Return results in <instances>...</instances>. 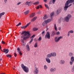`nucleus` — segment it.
Instances as JSON below:
<instances>
[{
    "mask_svg": "<svg viewBox=\"0 0 74 74\" xmlns=\"http://www.w3.org/2000/svg\"><path fill=\"white\" fill-rule=\"evenodd\" d=\"M29 13V10L26 11L24 12L25 15H27Z\"/></svg>",
    "mask_w": 74,
    "mask_h": 74,
    "instance_id": "obj_30",
    "label": "nucleus"
},
{
    "mask_svg": "<svg viewBox=\"0 0 74 74\" xmlns=\"http://www.w3.org/2000/svg\"><path fill=\"white\" fill-rule=\"evenodd\" d=\"M21 67H22L23 70L25 73H28L29 69V68L27 66H25L24 64H21Z\"/></svg>",
    "mask_w": 74,
    "mask_h": 74,
    "instance_id": "obj_2",
    "label": "nucleus"
},
{
    "mask_svg": "<svg viewBox=\"0 0 74 74\" xmlns=\"http://www.w3.org/2000/svg\"><path fill=\"white\" fill-rule=\"evenodd\" d=\"M21 4V2H18L16 4V5H19V4Z\"/></svg>",
    "mask_w": 74,
    "mask_h": 74,
    "instance_id": "obj_45",
    "label": "nucleus"
},
{
    "mask_svg": "<svg viewBox=\"0 0 74 74\" xmlns=\"http://www.w3.org/2000/svg\"><path fill=\"white\" fill-rule=\"evenodd\" d=\"M16 53H14V56H15V57H16Z\"/></svg>",
    "mask_w": 74,
    "mask_h": 74,
    "instance_id": "obj_52",
    "label": "nucleus"
},
{
    "mask_svg": "<svg viewBox=\"0 0 74 74\" xmlns=\"http://www.w3.org/2000/svg\"><path fill=\"white\" fill-rule=\"evenodd\" d=\"M37 16L34 17L33 18L31 19V22H34V21L37 19Z\"/></svg>",
    "mask_w": 74,
    "mask_h": 74,
    "instance_id": "obj_21",
    "label": "nucleus"
},
{
    "mask_svg": "<svg viewBox=\"0 0 74 74\" xmlns=\"http://www.w3.org/2000/svg\"><path fill=\"white\" fill-rule=\"evenodd\" d=\"M48 18V16H47L46 15H45L44 17L43 18V19H47V18Z\"/></svg>",
    "mask_w": 74,
    "mask_h": 74,
    "instance_id": "obj_32",
    "label": "nucleus"
},
{
    "mask_svg": "<svg viewBox=\"0 0 74 74\" xmlns=\"http://www.w3.org/2000/svg\"><path fill=\"white\" fill-rule=\"evenodd\" d=\"M55 35V31H52L51 32V37H53Z\"/></svg>",
    "mask_w": 74,
    "mask_h": 74,
    "instance_id": "obj_24",
    "label": "nucleus"
},
{
    "mask_svg": "<svg viewBox=\"0 0 74 74\" xmlns=\"http://www.w3.org/2000/svg\"><path fill=\"white\" fill-rule=\"evenodd\" d=\"M71 16L70 14H68L66 17L65 18V21L66 22H68L69 21L70 18H71Z\"/></svg>",
    "mask_w": 74,
    "mask_h": 74,
    "instance_id": "obj_3",
    "label": "nucleus"
},
{
    "mask_svg": "<svg viewBox=\"0 0 74 74\" xmlns=\"http://www.w3.org/2000/svg\"><path fill=\"white\" fill-rule=\"evenodd\" d=\"M13 69H14V70L15 69V68H14Z\"/></svg>",
    "mask_w": 74,
    "mask_h": 74,
    "instance_id": "obj_61",
    "label": "nucleus"
},
{
    "mask_svg": "<svg viewBox=\"0 0 74 74\" xmlns=\"http://www.w3.org/2000/svg\"><path fill=\"white\" fill-rule=\"evenodd\" d=\"M33 39L32 38L31 39V40L29 42V43H31V42H32V41H33Z\"/></svg>",
    "mask_w": 74,
    "mask_h": 74,
    "instance_id": "obj_46",
    "label": "nucleus"
},
{
    "mask_svg": "<svg viewBox=\"0 0 74 74\" xmlns=\"http://www.w3.org/2000/svg\"><path fill=\"white\" fill-rule=\"evenodd\" d=\"M44 33H45V31H43L42 32L41 34L42 35H43V34H44Z\"/></svg>",
    "mask_w": 74,
    "mask_h": 74,
    "instance_id": "obj_50",
    "label": "nucleus"
},
{
    "mask_svg": "<svg viewBox=\"0 0 74 74\" xmlns=\"http://www.w3.org/2000/svg\"><path fill=\"white\" fill-rule=\"evenodd\" d=\"M51 53V57H55L56 56V53Z\"/></svg>",
    "mask_w": 74,
    "mask_h": 74,
    "instance_id": "obj_20",
    "label": "nucleus"
},
{
    "mask_svg": "<svg viewBox=\"0 0 74 74\" xmlns=\"http://www.w3.org/2000/svg\"><path fill=\"white\" fill-rule=\"evenodd\" d=\"M50 72H51V73H54L55 71H56V68H52L50 69Z\"/></svg>",
    "mask_w": 74,
    "mask_h": 74,
    "instance_id": "obj_11",
    "label": "nucleus"
},
{
    "mask_svg": "<svg viewBox=\"0 0 74 74\" xmlns=\"http://www.w3.org/2000/svg\"><path fill=\"white\" fill-rule=\"evenodd\" d=\"M24 40H24L23 39V40L21 41V42H22V45H23V46H25V43L24 42V41H23Z\"/></svg>",
    "mask_w": 74,
    "mask_h": 74,
    "instance_id": "obj_27",
    "label": "nucleus"
},
{
    "mask_svg": "<svg viewBox=\"0 0 74 74\" xmlns=\"http://www.w3.org/2000/svg\"><path fill=\"white\" fill-rule=\"evenodd\" d=\"M21 25V23L20 22L19 24L16 25V26H20Z\"/></svg>",
    "mask_w": 74,
    "mask_h": 74,
    "instance_id": "obj_42",
    "label": "nucleus"
},
{
    "mask_svg": "<svg viewBox=\"0 0 74 74\" xmlns=\"http://www.w3.org/2000/svg\"><path fill=\"white\" fill-rule=\"evenodd\" d=\"M37 47H38L37 42H36L35 44L34 45V47H35V48H36Z\"/></svg>",
    "mask_w": 74,
    "mask_h": 74,
    "instance_id": "obj_36",
    "label": "nucleus"
},
{
    "mask_svg": "<svg viewBox=\"0 0 74 74\" xmlns=\"http://www.w3.org/2000/svg\"><path fill=\"white\" fill-rule=\"evenodd\" d=\"M1 50V51H2V52H3V51L2 49H1V48L0 49Z\"/></svg>",
    "mask_w": 74,
    "mask_h": 74,
    "instance_id": "obj_57",
    "label": "nucleus"
},
{
    "mask_svg": "<svg viewBox=\"0 0 74 74\" xmlns=\"http://www.w3.org/2000/svg\"><path fill=\"white\" fill-rule=\"evenodd\" d=\"M45 60L48 63H51V60L49 58H46Z\"/></svg>",
    "mask_w": 74,
    "mask_h": 74,
    "instance_id": "obj_19",
    "label": "nucleus"
},
{
    "mask_svg": "<svg viewBox=\"0 0 74 74\" xmlns=\"http://www.w3.org/2000/svg\"><path fill=\"white\" fill-rule=\"evenodd\" d=\"M68 5H69V4L67 3L66 2L65 4V6L64 7V10L66 11L67 10V8H69V7L68 6Z\"/></svg>",
    "mask_w": 74,
    "mask_h": 74,
    "instance_id": "obj_7",
    "label": "nucleus"
},
{
    "mask_svg": "<svg viewBox=\"0 0 74 74\" xmlns=\"http://www.w3.org/2000/svg\"><path fill=\"white\" fill-rule=\"evenodd\" d=\"M43 1H44L45 2H46V1H47V0H43Z\"/></svg>",
    "mask_w": 74,
    "mask_h": 74,
    "instance_id": "obj_56",
    "label": "nucleus"
},
{
    "mask_svg": "<svg viewBox=\"0 0 74 74\" xmlns=\"http://www.w3.org/2000/svg\"><path fill=\"white\" fill-rule=\"evenodd\" d=\"M5 43V42H4V41H2V44H4Z\"/></svg>",
    "mask_w": 74,
    "mask_h": 74,
    "instance_id": "obj_48",
    "label": "nucleus"
},
{
    "mask_svg": "<svg viewBox=\"0 0 74 74\" xmlns=\"http://www.w3.org/2000/svg\"><path fill=\"white\" fill-rule=\"evenodd\" d=\"M53 15H54V13H51V14L50 16L52 17L53 16Z\"/></svg>",
    "mask_w": 74,
    "mask_h": 74,
    "instance_id": "obj_39",
    "label": "nucleus"
},
{
    "mask_svg": "<svg viewBox=\"0 0 74 74\" xmlns=\"http://www.w3.org/2000/svg\"><path fill=\"white\" fill-rule=\"evenodd\" d=\"M1 46L0 45V49H1Z\"/></svg>",
    "mask_w": 74,
    "mask_h": 74,
    "instance_id": "obj_59",
    "label": "nucleus"
},
{
    "mask_svg": "<svg viewBox=\"0 0 74 74\" xmlns=\"http://www.w3.org/2000/svg\"><path fill=\"white\" fill-rule=\"evenodd\" d=\"M17 51H18V52L19 54L20 55V56H21V55H22V53L20 51V49H19V48H18L17 49Z\"/></svg>",
    "mask_w": 74,
    "mask_h": 74,
    "instance_id": "obj_18",
    "label": "nucleus"
},
{
    "mask_svg": "<svg viewBox=\"0 0 74 74\" xmlns=\"http://www.w3.org/2000/svg\"><path fill=\"white\" fill-rule=\"evenodd\" d=\"M69 57H72L74 56V53L72 52H70L69 54Z\"/></svg>",
    "mask_w": 74,
    "mask_h": 74,
    "instance_id": "obj_16",
    "label": "nucleus"
},
{
    "mask_svg": "<svg viewBox=\"0 0 74 74\" xmlns=\"http://www.w3.org/2000/svg\"><path fill=\"white\" fill-rule=\"evenodd\" d=\"M74 1V0H68L66 1V3L69 4L70 3H72Z\"/></svg>",
    "mask_w": 74,
    "mask_h": 74,
    "instance_id": "obj_12",
    "label": "nucleus"
},
{
    "mask_svg": "<svg viewBox=\"0 0 74 74\" xmlns=\"http://www.w3.org/2000/svg\"><path fill=\"white\" fill-rule=\"evenodd\" d=\"M30 25V22H29V23H28L25 26L21 27V29H25V28H26V27H27V26H29V25Z\"/></svg>",
    "mask_w": 74,
    "mask_h": 74,
    "instance_id": "obj_9",
    "label": "nucleus"
},
{
    "mask_svg": "<svg viewBox=\"0 0 74 74\" xmlns=\"http://www.w3.org/2000/svg\"><path fill=\"white\" fill-rule=\"evenodd\" d=\"M24 33L25 34L23 35H22V34H23ZM21 34L22 35L21 36V38L24 37L23 38V40H26V39L29 38L30 36V33L29 32V31H23L22 33H21ZM25 36H26L24 37H25Z\"/></svg>",
    "mask_w": 74,
    "mask_h": 74,
    "instance_id": "obj_1",
    "label": "nucleus"
},
{
    "mask_svg": "<svg viewBox=\"0 0 74 74\" xmlns=\"http://www.w3.org/2000/svg\"><path fill=\"white\" fill-rule=\"evenodd\" d=\"M71 61L69 62V64L70 65H73V63L74 62V57L72 56L71 57Z\"/></svg>",
    "mask_w": 74,
    "mask_h": 74,
    "instance_id": "obj_5",
    "label": "nucleus"
},
{
    "mask_svg": "<svg viewBox=\"0 0 74 74\" xmlns=\"http://www.w3.org/2000/svg\"><path fill=\"white\" fill-rule=\"evenodd\" d=\"M59 30H61V27H59Z\"/></svg>",
    "mask_w": 74,
    "mask_h": 74,
    "instance_id": "obj_55",
    "label": "nucleus"
},
{
    "mask_svg": "<svg viewBox=\"0 0 74 74\" xmlns=\"http://www.w3.org/2000/svg\"><path fill=\"white\" fill-rule=\"evenodd\" d=\"M7 0H4V2L5 3H7Z\"/></svg>",
    "mask_w": 74,
    "mask_h": 74,
    "instance_id": "obj_47",
    "label": "nucleus"
},
{
    "mask_svg": "<svg viewBox=\"0 0 74 74\" xmlns=\"http://www.w3.org/2000/svg\"><path fill=\"white\" fill-rule=\"evenodd\" d=\"M33 5H38L39 2L38 1L33 3Z\"/></svg>",
    "mask_w": 74,
    "mask_h": 74,
    "instance_id": "obj_29",
    "label": "nucleus"
},
{
    "mask_svg": "<svg viewBox=\"0 0 74 74\" xmlns=\"http://www.w3.org/2000/svg\"><path fill=\"white\" fill-rule=\"evenodd\" d=\"M50 33L49 32H47L45 36V38L46 39H50Z\"/></svg>",
    "mask_w": 74,
    "mask_h": 74,
    "instance_id": "obj_4",
    "label": "nucleus"
},
{
    "mask_svg": "<svg viewBox=\"0 0 74 74\" xmlns=\"http://www.w3.org/2000/svg\"><path fill=\"white\" fill-rule=\"evenodd\" d=\"M41 39H41V37H40L39 38L38 40V41H41Z\"/></svg>",
    "mask_w": 74,
    "mask_h": 74,
    "instance_id": "obj_44",
    "label": "nucleus"
},
{
    "mask_svg": "<svg viewBox=\"0 0 74 74\" xmlns=\"http://www.w3.org/2000/svg\"><path fill=\"white\" fill-rule=\"evenodd\" d=\"M34 36H35V35H33L32 37H31V38H33V37H34Z\"/></svg>",
    "mask_w": 74,
    "mask_h": 74,
    "instance_id": "obj_54",
    "label": "nucleus"
},
{
    "mask_svg": "<svg viewBox=\"0 0 74 74\" xmlns=\"http://www.w3.org/2000/svg\"><path fill=\"white\" fill-rule=\"evenodd\" d=\"M35 16V14L34 13H33L30 15L29 17L30 18H33V17H34V16Z\"/></svg>",
    "mask_w": 74,
    "mask_h": 74,
    "instance_id": "obj_26",
    "label": "nucleus"
},
{
    "mask_svg": "<svg viewBox=\"0 0 74 74\" xmlns=\"http://www.w3.org/2000/svg\"><path fill=\"white\" fill-rule=\"evenodd\" d=\"M41 12L40 11H39L38 12V14H41Z\"/></svg>",
    "mask_w": 74,
    "mask_h": 74,
    "instance_id": "obj_53",
    "label": "nucleus"
},
{
    "mask_svg": "<svg viewBox=\"0 0 74 74\" xmlns=\"http://www.w3.org/2000/svg\"><path fill=\"white\" fill-rule=\"evenodd\" d=\"M54 28L55 30L56 31L57 30V28L56 27V24H54Z\"/></svg>",
    "mask_w": 74,
    "mask_h": 74,
    "instance_id": "obj_40",
    "label": "nucleus"
},
{
    "mask_svg": "<svg viewBox=\"0 0 74 74\" xmlns=\"http://www.w3.org/2000/svg\"><path fill=\"white\" fill-rule=\"evenodd\" d=\"M5 14V12H2L0 13V19H1V18L2 17V16L4 15Z\"/></svg>",
    "mask_w": 74,
    "mask_h": 74,
    "instance_id": "obj_25",
    "label": "nucleus"
},
{
    "mask_svg": "<svg viewBox=\"0 0 74 74\" xmlns=\"http://www.w3.org/2000/svg\"><path fill=\"white\" fill-rule=\"evenodd\" d=\"M56 34L57 35H59V34H60V32H57Z\"/></svg>",
    "mask_w": 74,
    "mask_h": 74,
    "instance_id": "obj_49",
    "label": "nucleus"
},
{
    "mask_svg": "<svg viewBox=\"0 0 74 74\" xmlns=\"http://www.w3.org/2000/svg\"><path fill=\"white\" fill-rule=\"evenodd\" d=\"M60 12H61V10L60 9H58L57 11V14H58Z\"/></svg>",
    "mask_w": 74,
    "mask_h": 74,
    "instance_id": "obj_28",
    "label": "nucleus"
},
{
    "mask_svg": "<svg viewBox=\"0 0 74 74\" xmlns=\"http://www.w3.org/2000/svg\"><path fill=\"white\" fill-rule=\"evenodd\" d=\"M47 65H45L44 66V69L45 70H47Z\"/></svg>",
    "mask_w": 74,
    "mask_h": 74,
    "instance_id": "obj_38",
    "label": "nucleus"
},
{
    "mask_svg": "<svg viewBox=\"0 0 74 74\" xmlns=\"http://www.w3.org/2000/svg\"><path fill=\"white\" fill-rule=\"evenodd\" d=\"M3 52H4L5 53H7L9 51L8 49H3Z\"/></svg>",
    "mask_w": 74,
    "mask_h": 74,
    "instance_id": "obj_14",
    "label": "nucleus"
},
{
    "mask_svg": "<svg viewBox=\"0 0 74 74\" xmlns=\"http://www.w3.org/2000/svg\"><path fill=\"white\" fill-rule=\"evenodd\" d=\"M45 22H44H44H43L42 23V25L43 26H45Z\"/></svg>",
    "mask_w": 74,
    "mask_h": 74,
    "instance_id": "obj_43",
    "label": "nucleus"
},
{
    "mask_svg": "<svg viewBox=\"0 0 74 74\" xmlns=\"http://www.w3.org/2000/svg\"><path fill=\"white\" fill-rule=\"evenodd\" d=\"M51 57H52V56L51 55V53H50L47 55V57L46 58L49 59V58H51Z\"/></svg>",
    "mask_w": 74,
    "mask_h": 74,
    "instance_id": "obj_17",
    "label": "nucleus"
},
{
    "mask_svg": "<svg viewBox=\"0 0 74 74\" xmlns=\"http://www.w3.org/2000/svg\"><path fill=\"white\" fill-rule=\"evenodd\" d=\"M39 72L38 69L37 68H35V69L34 70V74H38Z\"/></svg>",
    "mask_w": 74,
    "mask_h": 74,
    "instance_id": "obj_8",
    "label": "nucleus"
},
{
    "mask_svg": "<svg viewBox=\"0 0 74 74\" xmlns=\"http://www.w3.org/2000/svg\"><path fill=\"white\" fill-rule=\"evenodd\" d=\"M51 21V19H49L45 21L44 22L45 23V24H47V23H48L49 22H50Z\"/></svg>",
    "mask_w": 74,
    "mask_h": 74,
    "instance_id": "obj_13",
    "label": "nucleus"
},
{
    "mask_svg": "<svg viewBox=\"0 0 74 74\" xmlns=\"http://www.w3.org/2000/svg\"><path fill=\"white\" fill-rule=\"evenodd\" d=\"M42 8V6L41 5H39L37 6V7H36V9H39V8Z\"/></svg>",
    "mask_w": 74,
    "mask_h": 74,
    "instance_id": "obj_33",
    "label": "nucleus"
},
{
    "mask_svg": "<svg viewBox=\"0 0 74 74\" xmlns=\"http://www.w3.org/2000/svg\"><path fill=\"white\" fill-rule=\"evenodd\" d=\"M26 48H27V50L29 51H30V48H29V46L27 45L26 46Z\"/></svg>",
    "mask_w": 74,
    "mask_h": 74,
    "instance_id": "obj_34",
    "label": "nucleus"
},
{
    "mask_svg": "<svg viewBox=\"0 0 74 74\" xmlns=\"http://www.w3.org/2000/svg\"><path fill=\"white\" fill-rule=\"evenodd\" d=\"M71 71L72 73H74V66H73L72 68Z\"/></svg>",
    "mask_w": 74,
    "mask_h": 74,
    "instance_id": "obj_35",
    "label": "nucleus"
},
{
    "mask_svg": "<svg viewBox=\"0 0 74 74\" xmlns=\"http://www.w3.org/2000/svg\"><path fill=\"white\" fill-rule=\"evenodd\" d=\"M62 36H60L58 38L57 37H56L55 38V41L56 42H59V41H60V40L61 38H62Z\"/></svg>",
    "mask_w": 74,
    "mask_h": 74,
    "instance_id": "obj_6",
    "label": "nucleus"
},
{
    "mask_svg": "<svg viewBox=\"0 0 74 74\" xmlns=\"http://www.w3.org/2000/svg\"><path fill=\"white\" fill-rule=\"evenodd\" d=\"M72 5V4H70L69 5H68V7H70V6H71Z\"/></svg>",
    "mask_w": 74,
    "mask_h": 74,
    "instance_id": "obj_51",
    "label": "nucleus"
},
{
    "mask_svg": "<svg viewBox=\"0 0 74 74\" xmlns=\"http://www.w3.org/2000/svg\"><path fill=\"white\" fill-rule=\"evenodd\" d=\"M45 5L46 7L47 8H48V9H49V7H48V5H46V4H45Z\"/></svg>",
    "mask_w": 74,
    "mask_h": 74,
    "instance_id": "obj_41",
    "label": "nucleus"
},
{
    "mask_svg": "<svg viewBox=\"0 0 74 74\" xmlns=\"http://www.w3.org/2000/svg\"><path fill=\"white\" fill-rule=\"evenodd\" d=\"M74 33V31L73 30H71L70 31L68 32V36L69 37L70 36V33Z\"/></svg>",
    "mask_w": 74,
    "mask_h": 74,
    "instance_id": "obj_15",
    "label": "nucleus"
},
{
    "mask_svg": "<svg viewBox=\"0 0 74 74\" xmlns=\"http://www.w3.org/2000/svg\"><path fill=\"white\" fill-rule=\"evenodd\" d=\"M38 30V28H34L33 29V31L34 32H35V31H37V30Z\"/></svg>",
    "mask_w": 74,
    "mask_h": 74,
    "instance_id": "obj_31",
    "label": "nucleus"
},
{
    "mask_svg": "<svg viewBox=\"0 0 74 74\" xmlns=\"http://www.w3.org/2000/svg\"><path fill=\"white\" fill-rule=\"evenodd\" d=\"M1 60H2V59H1V58H0V61H1Z\"/></svg>",
    "mask_w": 74,
    "mask_h": 74,
    "instance_id": "obj_58",
    "label": "nucleus"
},
{
    "mask_svg": "<svg viewBox=\"0 0 74 74\" xmlns=\"http://www.w3.org/2000/svg\"><path fill=\"white\" fill-rule=\"evenodd\" d=\"M32 4V2H26L25 3V5H27L29 6H31Z\"/></svg>",
    "mask_w": 74,
    "mask_h": 74,
    "instance_id": "obj_10",
    "label": "nucleus"
},
{
    "mask_svg": "<svg viewBox=\"0 0 74 74\" xmlns=\"http://www.w3.org/2000/svg\"><path fill=\"white\" fill-rule=\"evenodd\" d=\"M0 74H5V73H1Z\"/></svg>",
    "mask_w": 74,
    "mask_h": 74,
    "instance_id": "obj_60",
    "label": "nucleus"
},
{
    "mask_svg": "<svg viewBox=\"0 0 74 74\" xmlns=\"http://www.w3.org/2000/svg\"><path fill=\"white\" fill-rule=\"evenodd\" d=\"M6 56H7L8 58H11L12 56L8 54V55H6Z\"/></svg>",
    "mask_w": 74,
    "mask_h": 74,
    "instance_id": "obj_37",
    "label": "nucleus"
},
{
    "mask_svg": "<svg viewBox=\"0 0 74 74\" xmlns=\"http://www.w3.org/2000/svg\"><path fill=\"white\" fill-rule=\"evenodd\" d=\"M60 63L61 64H63L65 63V61L63 60H61L60 62Z\"/></svg>",
    "mask_w": 74,
    "mask_h": 74,
    "instance_id": "obj_22",
    "label": "nucleus"
},
{
    "mask_svg": "<svg viewBox=\"0 0 74 74\" xmlns=\"http://www.w3.org/2000/svg\"><path fill=\"white\" fill-rule=\"evenodd\" d=\"M56 1V0H51V1H50L49 4H51L52 3H53V4H55V2Z\"/></svg>",
    "mask_w": 74,
    "mask_h": 74,
    "instance_id": "obj_23",
    "label": "nucleus"
}]
</instances>
